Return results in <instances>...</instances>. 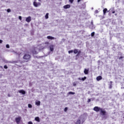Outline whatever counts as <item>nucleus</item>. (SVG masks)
<instances>
[{
	"mask_svg": "<svg viewBox=\"0 0 124 124\" xmlns=\"http://www.w3.org/2000/svg\"><path fill=\"white\" fill-rule=\"evenodd\" d=\"M93 111H95V112H100V114L102 116H106V115L107 114L106 110L105 109L102 108H101L96 106L93 108Z\"/></svg>",
	"mask_w": 124,
	"mask_h": 124,
	"instance_id": "nucleus-1",
	"label": "nucleus"
},
{
	"mask_svg": "<svg viewBox=\"0 0 124 124\" xmlns=\"http://www.w3.org/2000/svg\"><path fill=\"white\" fill-rule=\"evenodd\" d=\"M73 86H76V83L74 82V83H73Z\"/></svg>",
	"mask_w": 124,
	"mask_h": 124,
	"instance_id": "nucleus-33",
	"label": "nucleus"
},
{
	"mask_svg": "<svg viewBox=\"0 0 124 124\" xmlns=\"http://www.w3.org/2000/svg\"><path fill=\"white\" fill-rule=\"evenodd\" d=\"M103 15L105 16L106 15V13L109 12V11H108L107 8H105L103 9Z\"/></svg>",
	"mask_w": 124,
	"mask_h": 124,
	"instance_id": "nucleus-8",
	"label": "nucleus"
},
{
	"mask_svg": "<svg viewBox=\"0 0 124 124\" xmlns=\"http://www.w3.org/2000/svg\"><path fill=\"white\" fill-rule=\"evenodd\" d=\"M7 12H8V13L11 12V10L10 9H8L7 10Z\"/></svg>",
	"mask_w": 124,
	"mask_h": 124,
	"instance_id": "nucleus-22",
	"label": "nucleus"
},
{
	"mask_svg": "<svg viewBox=\"0 0 124 124\" xmlns=\"http://www.w3.org/2000/svg\"><path fill=\"white\" fill-rule=\"evenodd\" d=\"M68 94H75V92H70L68 93Z\"/></svg>",
	"mask_w": 124,
	"mask_h": 124,
	"instance_id": "nucleus-19",
	"label": "nucleus"
},
{
	"mask_svg": "<svg viewBox=\"0 0 124 124\" xmlns=\"http://www.w3.org/2000/svg\"><path fill=\"white\" fill-rule=\"evenodd\" d=\"M76 124H81V120H80V119L78 120Z\"/></svg>",
	"mask_w": 124,
	"mask_h": 124,
	"instance_id": "nucleus-17",
	"label": "nucleus"
},
{
	"mask_svg": "<svg viewBox=\"0 0 124 124\" xmlns=\"http://www.w3.org/2000/svg\"><path fill=\"white\" fill-rule=\"evenodd\" d=\"M8 95L9 96H10V95H9V94H8Z\"/></svg>",
	"mask_w": 124,
	"mask_h": 124,
	"instance_id": "nucleus-40",
	"label": "nucleus"
},
{
	"mask_svg": "<svg viewBox=\"0 0 124 124\" xmlns=\"http://www.w3.org/2000/svg\"><path fill=\"white\" fill-rule=\"evenodd\" d=\"M78 80H82V78H78Z\"/></svg>",
	"mask_w": 124,
	"mask_h": 124,
	"instance_id": "nucleus-37",
	"label": "nucleus"
},
{
	"mask_svg": "<svg viewBox=\"0 0 124 124\" xmlns=\"http://www.w3.org/2000/svg\"><path fill=\"white\" fill-rule=\"evenodd\" d=\"M36 105L37 106H40V101H37L35 102Z\"/></svg>",
	"mask_w": 124,
	"mask_h": 124,
	"instance_id": "nucleus-15",
	"label": "nucleus"
},
{
	"mask_svg": "<svg viewBox=\"0 0 124 124\" xmlns=\"http://www.w3.org/2000/svg\"><path fill=\"white\" fill-rule=\"evenodd\" d=\"M28 124H33L31 121H30L28 122Z\"/></svg>",
	"mask_w": 124,
	"mask_h": 124,
	"instance_id": "nucleus-32",
	"label": "nucleus"
},
{
	"mask_svg": "<svg viewBox=\"0 0 124 124\" xmlns=\"http://www.w3.org/2000/svg\"><path fill=\"white\" fill-rule=\"evenodd\" d=\"M102 77H101V76H99L96 78L97 81H100V80H102Z\"/></svg>",
	"mask_w": 124,
	"mask_h": 124,
	"instance_id": "nucleus-12",
	"label": "nucleus"
},
{
	"mask_svg": "<svg viewBox=\"0 0 124 124\" xmlns=\"http://www.w3.org/2000/svg\"><path fill=\"white\" fill-rule=\"evenodd\" d=\"M68 109V108H67V107L65 108L64 109V112H67Z\"/></svg>",
	"mask_w": 124,
	"mask_h": 124,
	"instance_id": "nucleus-23",
	"label": "nucleus"
},
{
	"mask_svg": "<svg viewBox=\"0 0 124 124\" xmlns=\"http://www.w3.org/2000/svg\"><path fill=\"white\" fill-rule=\"evenodd\" d=\"M4 68H5V69H7L8 68V67H7L6 65H5L4 66Z\"/></svg>",
	"mask_w": 124,
	"mask_h": 124,
	"instance_id": "nucleus-26",
	"label": "nucleus"
},
{
	"mask_svg": "<svg viewBox=\"0 0 124 124\" xmlns=\"http://www.w3.org/2000/svg\"><path fill=\"white\" fill-rule=\"evenodd\" d=\"M63 8H64V9H67V8H70V5L69 4L65 5L63 6Z\"/></svg>",
	"mask_w": 124,
	"mask_h": 124,
	"instance_id": "nucleus-11",
	"label": "nucleus"
},
{
	"mask_svg": "<svg viewBox=\"0 0 124 124\" xmlns=\"http://www.w3.org/2000/svg\"><path fill=\"white\" fill-rule=\"evenodd\" d=\"M46 19H48L49 18V13H46L45 16Z\"/></svg>",
	"mask_w": 124,
	"mask_h": 124,
	"instance_id": "nucleus-18",
	"label": "nucleus"
},
{
	"mask_svg": "<svg viewBox=\"0 0 124 124\" xmlns=\"http://www.w3.org/2000/svg\"><path fill=\"white\" fill-rule=\"evenodd\" d=\"M31 57L30 54H25L24 55L23 59L24 60V62H29V61L31 60Z\"/></svg>",
	"mask_w": 124,
	"mask_h": 124,
	"instance_id": "nucleus-2",
	"label": "nucleus"
},
{
	"mask_svg": "<svg viewBox=\"0 0 124 124\" xmlns=\"http://www.w3.org/2000/svg\"><path fill=\"white\" fill-rule=\"evenodd\" d=\"M89 70H90V69H89V68L85 69L84 71V74H85L86 75H88V74H89Z\"/></svg>",
	"mask_w": 124,
	"mask_h": 124,
	"instance_id": "nucleus-6",
	"label": "nucleus"
},
{
	"mask_svg": "<svg viewBox=\"0 0 124 124\" xmlns=\"http://www.w3.org/2000/svg\"><path fill=\"white\" fill-rule=\"evenodd\" d=\"M110 84H112L113 83V81H110Z\"/></svg>",
	"mask_w": 124,
	"mask_h": 124,
	"instance_id": "nucleus-38",
	"label": "nucleus"
},
{
	"mask_svg": "<svg viewBox=\"0 0 124 124\" xmlns=\"http://www.w3.org/2000/svg\"><path fill=\"white\" fill-rule=\"evenodd\" d=\"M18 18H19V19L20 20V21L22 20V16H19L18 17Z\"/></svg>",
	"mask_w": 124,
	"mask_h": 124,
	"instance_id": "nucleus-29",
	"label": "nucleus"
},
{
	"mask_svg": "<svg viewBox=\"0 0 124 124\" xmlns=\"http://www.w3.org/2000/svg\"><path fill=\"white\" fill-rule=\"evenodd\" d=\"M95 13H98V11L97 10H96L95 11Z\"/></svg>",
	"mask_w": 124,
	"mask_h": 124,
	"instance_id": "nucleus-34",
	"label": "nucleus"
},
{
	"mask_svg": "<svg viewBox=\"0 0 124 124\" xmlns=\"http://www.w3.org/2000/svg\"><path fill=\"white\" fill-rule=\"evenodd\" d=\"M32 53L34 54H37V52H36V51H35V48H34L33 50L32 51Z\"/></svg>",
	"mask_w": 124,
	"mask_h": 124,
	"instance_id": "nucleus-16",
	"label": "nucleus"
},
{
	"mask_svg": "<svg viewBox=\"0 0 124 124\" xmlns=\"http://www.w3.org/2000/svg\"><path fill=\"white\" fill-rule=\"evenodd\" d=\"M39 0V1H41V0Z\"/></svg>",
	"mask_w": 124,
	"mask_h": 124,
	"instance_id": "nucleus-39",
	"label": "nucleus"
},
{
	"mask_svg": "<svg viewBox=\"0 0 124 124\" xmlns=\"http://www.w3.org/2000/svg\"><path fill=\"white\" fill-rule=\"evenodd\" d=\"M18 93H22V94H26V91L23 90H18Z\"/></svg>",
	"mask_w": 124,
	"mask_h": 124,
	"instance_id": "nucleus-9",
	"label": "nucleus"
},
{
	"mask_svg": "<svg viewBox=\"0 0 124 124\" xmlns=\"http://www.w3.org/2000/svg\"><path fill=\"white\" fill-rule=\"evenodd\" d=\"M46 38L47 39H49L50 40H53L55 39V37H52L51 36H47Z\"/></svg>",
	"mask_w": 124,
	"mask_h": 124,
	"instance_id": "nucleus-10",
	"label": "nucleus"
},
{
	"mask_svg": "<svg viewBox=\"0 0 124 124\" xmlns=\"http://www.w3.org/2000/svg\"><path fill=\"white\" fill-rule=\"evenodd\" d=\"M115 16H117V14H115Z\"/></svg>",
	"mask_w": 124,
	"mask_h": 124,
	"instance_id": "nucleus-42",
	"label": "nucleus"
},
{
	"mask_svg": "<svg viewBox=\"0 0 124 124\" xmlns=\"http://www.w3.org/2000/svg\"><path fill=\"white\" fill-rule=\"evenodd\" d=\"M26 21L27 22V23H30V22L31 21V17L28 16L27 18H26Z\"/></svg>",
	"mask_w": 124,
	"mask_h": 124,
	"instance_id": "nucleus-7",
	"label": "nucleus"
},
{
	"mask_svg": "<svg viewBox=\"0 0 124 124\" xmlns=\"http://www.w3.org/2000/svg\"><path fill=\"white\" fill-rule=\"evenodd\" d=\"M6 48H10L9 45H6Z\"/></svg>",
	"mask_w": 124,
	"mask_h": 124,
	"instance_id": "nucleus-30",
	"label": "nucleus"
},
{
	"mask_svg": "<svg viewBox=\"0 0 124 124\" xmlns=\"http://www.w3.org/2000/svg\"><path fill=\"white\" fill-rule=\"evenodd\" d=\"M28 108H32V106L31 105V104H28Z\"/></svg>",
	"mask_w": 124,
	"mask_h": 124,
	"instance_id": "nucleus-21",
	"label": "nucleus"
},
{
	"mask_svg": "<svg viewBox=\"0 0 124 124\" xmlns=\"http://www.w3.org/2000/svg\"><path fill=\"white\" fill-rule=\"evenodd\" d=\"M91 99H88L87 100L88 103H90V102H91Z\"/></svg>",
	"mask_w": 124,
	"mask_h": 124,
	"instance_id": "nucleus-27",
	"label": "nucleus"
},
{
	"mask_svg": "<svg viewBox=\"0 0 124 124\" xmlns=\"http://www.w3.org/2000/svg\"><path fill=\"white\" fill-rule=\"evenodd\" d=\"M35 121H36V122H37L38 123L40 122V119H39V117H36L35 118Z\"/></svg>",
	"mask_w": 124,
	"mask_h": 124,
	"instance_id": "nucleus-14",
	"label": "nucleus"
},
{
	"mask_svg": "<svg viewBox=\"0 0 124 124\" xmlns=\"http://www.w3.org/2000/svg\"><path fill=\"white\" fill-rule=\"evenodd\" d=\"M86 79H87V77H84V78H81V80H82V81H85L86 80Z\"/></svg>",
	"mask_w": 124,
	"mask_h": 124,
	"instance_id": "nucleus-20",
	"label": "nucleus"
},
{
	"mask_svg": "<svg viewBox=\"0 0 124 124\" xmlns=\"http://www.w3.org/2000/svg\"><path fill=\"white\" fill-rule=\"evenodd\" d=\"M69 1L71 3H73V1H74V0H69Z\"/></svg>",
	"mask_w": 124,
	"mask_h": 124,
	"instance_id": "nucleus-28",
	"label": "nucleus"
},
{
	"mask_svg": "<svg viewBox=\"0 0 124 124\" xmlns=\"http://www.w3.org/2000/svg\"><path fill=\"white\" fill-rule=\"evenodd\" d=\"M84 5H85V6H86V5H85V4H84Z\"/></svg>",
	"mask_w": 124,
	"mask_h": 124,
	"instance_id": "nucleus-41",
	"label": "nucleus"
},
{
	"mask_svg": "<svg viewBox=\"0 0 124 124\" xmlns=\"http://www.w3.org/2000/svg\"><path fill=\"white\" fill-rule=\"evenodd\" d=\"M49 49H50V50L51 51V52H53V51H54V45H51L49 46Z\"/></svg>",
	"mask_w": 124,
	"mask_h": 124,
	"instance_id": "nucleus-13",
	"label": "nucleus"
},
{
	"mask_svg": "<svg viewBox=\"0 0 124 124\" xmlns=\"http://www.w3.org/2000/svg\"><path fill=\"white\" fill-rule=\"evenodd\" d=\"M71 53H73V50H69V51H68V53H69V54H71Z\"/></svg>",
	"mask_w": 124,
	"mask_h": 124,
	"instance_id": "nucleus-25",
	"label": "nucleus"
},
{
	"mask_svg": "<svg viewBox=\"0 0 124 124\" xmlns=\"http://www.w3.org/2000/svg\"><path fill=\"white\" fill-rule=\"evenodd\" d=\"M94 32H93L91 33V36H94Z\"/></svg>",
	"mask_w": 124,
	"mask_h": 124,
	"instance_id": "nucleus-24",
	"label": "nucleus"
},
{
	"mask_svg": "<svg viewBox=\"0 0 124 124\" xmlns=\"http://www.w3.org/2000/svg\"><path fill=\"white\" fill-rule=\"evenodd\" d=\"M115 11H112V14H115Z\"/></svg>",
	"mask_w": 124,
	"mask_h": 124,
	"instance_id": "nucleus-35",
	"label": "nucleus"
},
{
	"mask_svg": "<svg viewBox=\"0 0 124 124\" xmlns=\"http://www.w3.org/2000/svg\"><path fill=\"white\" fill-rule=\"evenodd\" d=\"M33 4L35 7H38V6H40L41 5V2H37L36 1H34Z\"/></svg>",
	"mask_w": 124,
	"mask_h": 124,
	"instance_id": "nucleus-4",
	"label": "nucleus"
},
{
	"mask_svg": "<svg viewBox=\"0 0 124 124\" xmlns=\"http://www.w3.org/2000/svg\"><path fill=\"white\" fill-rule=\"evenodd\" d=\"M124 57H123V56H121V57H120V58H119V60H122V59H124Z\"/></svg>",
	"mask_w": 124,
	"mask_h": 124,
	"instance_id": "nucleus-31",
	"label": "nucleus"
},
{
	"mask_svg": "<svg viewBox=\"0 0 124 124\" xmlns=\"http://www.w3.org/2000/svg\"><path fill=\"white\" fill-rule=\"evenodd\" d=\"M0 43H2V40H0Z\"/></svg>",
	"mask_w": 124,
	"mask_h": 124,
	"instance_id": "nucleus-36",
	"label": "nucleus"
},
{
	"mask_svg": "<svg viewBox=\"0 0 124 124\" xmlns=\"http://www.w3.org/2000/svg\"><path fill=\"white\" fill-rule=\"evenodd\" d=\"M21 120H22V118L20 116H18V117L16 118V124H20V122H21Z\"/></svg>",
	"mask_w": 124,
	"mask_h": 124,
	"instance_id": "nucleus-5",
	"label": "nucleus"
},
{
	"mask_svg": "<svg viewBox=\"0 0 124 124\" xmlns=\"http://www.w3.org/2000/svg\"><path fill=\"white\" fill-rule=\"evenodd\" d=\"M73 52L74 54H77L76 56L78 57V56H79L80 54H81V50H79V49H75L73 50Z\"/></svg>",
	"mask_w": 124,
	"mask_h": 124,
	"instance_id": "nucleus-3",
	"label": "nucleus"
}]
</instances>
